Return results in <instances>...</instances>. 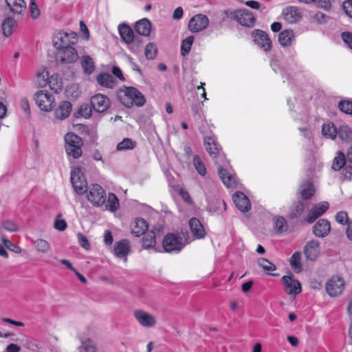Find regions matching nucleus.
<instances>
[{
	"instance_id": "f257e3e1",
	"label": "nucleus",
	"mask_w": 352,
	"mask_h": 352,
	"mask_svg": "<svg viewBox=\"0 0 352 352\" xmlns=\"http://www.w3.org/2000/svg\"><path fill=\"white\" fill-rule=\"evenodd\" d=\"M190 243V236L187 232L168 233L164 237L162 246L166 252L179 253Z\"/></svg>"
},
{
	"instance_id": "f03ea898",
	"label": "nucleus",
	"mask_w": 352,
	"mask_h": 352,
	"mask_svg": "<svg viewBox=\"0 0 352 352\" xmlns=\"http://www.w3.org/2000/svg\"><path fill=\"white\" fill-rule=\"evenodd\" d=\"M120 102L127 108L133 106L143 107L146 103L144 95L136 88L128 87L123 91V95L120 96Z\"/></svg>"
},
{
	"instance_id": "7ed1b4c3",
	"label": "nucleus",
	"mask_w": 352,
	"mask_h": 352,
	"mask_svg": "<svg viewBox=\"0 0 352 352\" xmlns=\"http://www.w3.org/2000/svg\"><path fill=\"white\" fill-rule=\"evenodd\" d=\"M65 152L69 157L78 159L82 155L83 142L79 136L74 133H68L65 136Z\"/></svg>"
},
{
	"instance_id": "20e7f679",
	"label": "nucleus",
	"mask_w": 352,
	"mask_h": 352,
	"mask_svg": "<svg viewBox=\"0 0 352 352\" xmlns=\"http://www.w3.org/2000/svg\"><path fill=\"white\" fill-rule=\"evenodd\" d=\"M78 35L74 32H59L53 36L52 43L56 50L71 47L78 42Z\"/></svg>"
},
{
	"instance_id": "39448f33",
	"label": "nucleus",
	"mask_w": 352,
	"mask_h": 352,
	"mask_svg": "<svg viewBox=\"0 0 352 352\" xmlns=\"http://www.w3.org/2000/svg\"><path fill=\"white\" fill-rule=\"evenodd\" d=\"M86 192L87 200L94 206L100 207L105 204L107 199L106 192L100 185L98 184H92Z\"/></svg>"
},
{
	"instance_id": "423d86ee",
	"label": "nucleus",
	"mask_w": 352,
	"mask_h": 352,
	"mask_svg": "<svg viewBox=\"0 0 352 352\" xmlns=\"http://www.w3.org/2000/svg\"><path fill=\"white\" fill-rule=\"evenodd\" d=\"M34 99L41 111L49 112L54 106V97L47 90L37 91L34 94Z\"/></svg>"
},
{
	"instance_id": "0eeeda50",
	"label": "nucleus",
	"mask_w": 352,
	"mask_h": 352,
	"mask_svg": "<svg viewBox=\"0 0 352 352\" xmlns=\"http://www.w3.org/2000/svg\"><path fill=\"white\" fill-rule=\"evenodd\" d=\"M228 17L233 18L239 23L243 26H253L255 22V16L247 9H241L235 11H225Z\"/></svg>"
},
{
	"instance_id": "6e6552de",
	"label": "nucleus",
	"mask_w": 352,
	"mask_h": 352,
	"mask_svg": "<svg viewBox=\"0 0 352 352\" xmlns=\"http://www.w3.org/2000/svg\"><path fill=\"white\" fill-rule=\"evenodd\" d=\"M71 182L75 192L78 195H83L88 189L86 178L80 167L72 170Z\"/></svg>"
},
{
	"instance_id": "1a4fd4ad",
	"label": "nucleus",
	"mask_w": 352,
	"mask_h": 352,
	"mask_svg": "<svg viewBox=\"0 0 352 352\" xmlns=\"http://www.w3.org/2000/svg\"><path fill=\"white\" fill-rule=\"evenodd\" d=\"M344 285V280L342 278L335 276L327 282L326 291L331 297L338 296L342 293Z\"/></svg>"
},
{
	"instance_id": "9d476101",
	"label": "nucleus",
	"mask_w": 352,
	"mask_h": 352,
	"mask_svg": "<svg viewBox=\"0 0 352 352\" xmlns=\"http://www.w3.org/2000/svg\"><path fill=\"white\" fill-rule=\"evenodd\" d=\"M56 60L62 63H72L77 60L78 54L76 50L73 47L60 48L56 52Z\"/></svg>"
},
{
	"instance_id": "9b49d317",
	"label": "nucleus",
	"mask_w": 352,
	"mask_h": 352,
	"mask_svg": "<svg viewBox=\"0 0 352 352\" xmlns=\"http://www.w3.org/2000/svg\"><path fill=\"white\" fill-rule=\"evenodd\" d=\"M281 280L285 285V292L287 294L296 296L301 292V284L292 274L283 276Z\"/></svg>"
},
{
	"instance_id": "f8f14e48",
	"label": "nucleus",
	"mask_w": 352,
	"mask_h": 352,
	"mask_svg": "<svg viewBox=\"0 0 352 352\" xmlns=\"http://www.w3.org/2000/svg\"><path fill=\"white\" fill-rule=\"evenodd\" d=\"M209 24L206 15L198 14L193 16L188 23V29L191 32H199L205 30Z\"/></svg>"
},
{
	"instance_id": "ddd939ff",
	"label": "nucleus",
	"mask_w": 352,
	"mask_h": 352,
	"mask_svg": "<svg viewBox=\"0 0 352 352\" xmlns=\"http://www.w3.org/2000/svg\"><path fill=\"white\" fill-rule=\"evenodd\" d=\"M92 109L98 113L106 111L110 106V100L107 96L97 94L90 98Z\"/></svg>"
},
{
	"instance_id": "4468645a",
	"label": "nucleus",
	"mask_w": 352,
	"mask_h": 352,
	"mask_svg": "<svg viewBox=\"0 0 352 352\" xmlns=\"http://www.w3.org/2000/svg\"><path fill=\"white\" fill-rule=\"evenodd\" d=\"M329 208V204L327 201H322L315 204L305 217V221L309 223H314L318 217L322 216Z\"/></svg>"
},
{
	"instance_id": "2eb2a0df",
	"label": "nucleus",
	"mask_w": 352,
	"mask_h": 352,
	"mask_svg": "<svg viewBox=\"0 0 352 352\" xmlns=\"http://www.w3.org/2000/svg\"><path fill=\"white\" fill-rule=\"evenodd\" d=\"M133 316L138 323L144 327H153L156 324L155 317L142 309L135 310Z\"/></svg>"
},
{
	"instance_id": "dca6fc26",
	"label": "nucleus",
	"mask_w": 352,
	"mask_h": 352,
	"mask_svg": "<svg viewBox=\"0 0 352 352\" xmlns=\"http://www.w3.org/2000/svg\"><path fill=\"white\" fill-rule=\"evenodd\" d=\"M216 164H218V173L224 185L228 188H234L236 185L235 175L224 168L217 161Z\"/></svg>"
},
{
	"instance_id": "f3484780",
	"label": "nucleus",
	"mask_w": 352,
	"mask_h": 352,
	"mask_svg": "<svg viewBox=\"0 0 352 352\" xmlns=\"http://www.w3.org/2000/svg\"><path fill=\"white\" fill-rule=\"evenodd\" d=\"M283 15L285 20L291 24L298 22L302 16L300 8L296 6L287 7L283 10Z\"/></svg>"
},
{
	"instance_id": "a211bd4d",
	"label": "nucleus",
	"mask_w": 352,
	"mask_h": 352,
	"mask_svg": "<svg viewBox=\"0 0 352 352\" xmlns=\"http://www.w3.org/2000/svg\"><path fill=\"white\" fill-rule=\"evenodd\" d=\"M236 207L242 212H246L251 208V204L248 197L241 192H236L232 196Z\"/></svg>"
},
{
	"instance_id": "6ab92c4d",
	"label": "nucleus",
	"mask_w": 352,
	"mask_h": 352,
	"mask_svg": "<svg viewBox=\"0 0 352 352\" xmlns=\"http://www.w3.org/2000/svg\"><path fill=\"white\" fill-rule=\"evenodd\" d=\"M254 41L256 44L265 51H269L272 47V41L268 34L263 30H256L253 32Z\"/></svg>"
},
{
	"instance_id": "aec40b11",
	"label": "nucleus",
	"mask_w": 352,
	"mask_h": 352,
	"mask_svg": "<svg viewBox=\"0 0 352 352\" xmlns=\"http://www.w3.org/2000/svg\"><path fill=\"white\" fill-rule=\"evenodd\" d=\"M131 246L129 241L126 239H122L115 243L113 252L116 257L123 258L124 261L127 260V255L130 252Z\"/></svg>"
},
{
	"instance_id": "412c9836",
	"label": "nucleus",
	"mask_w": 352,
	"mask_h": 352,
	"mask_svg": "<svg viewBox=\"0 0 352 352\" xmlns=\"http://www.w3.org/2000/svg\"><path fill=\"white\" fill-rule=\"evenodd\" d=\"M330 231V222L324 219L318 221L313 228V232L318 237L324 238L329 234Z\"/></svg>"
},
{
	"instance_id": "4be33fe9",
	"label": "nucleus",
	"mask_w": 352,
	"mask_h": 352,
	"mask_svg": "<svg viewBox=\"0 0 352 352\" xmlns=\"http://www.w3.org/2000/svg\"><path fill=\"white\" fill-rule=\"evenodd\" d=\"M304 253L307 259L316 260L320 254V243L314 240L309 241L304 248Z\"/></svg>"
},
{
	"instance_id": "5701e85b",
	"label": "nucleus",
	"mask_w": 352,
	"mask_h": 352,
	"mask_svg": "<svg viewBox=\"0 0 352 352\" xmlns=\"http://www.w3.org/2000/svg\"><path fill=\"white\" fill-rule=\"evenodd\" d=\"M131 227L132 234L139 237L145 234L148 228V224L144 219L137 218L131 223Z\"/></svg>"
},
{
	"instance_id": "b1692460",
	"label": "nucleus",
	"mask_w": 352,
	"mask_h": 352,
	"mask_svg": "<svg viewBox=\"0 0 352 352\" xmlns=\"http://www.w3.org/2000/svg\"><path fill=\"white\" fill-rule=\"evenodd\" d=\"M189 227L190 231L195 239H203L206 236V230L201 223V221L197 218H191L189 220Z\"/></svg>"
},
{
	"instance_id": "393cba45",
	"label": "nucleus",
	"mask_w": 352,
	"mask_h": 352,
	"mask_svg": "<svg viewBox=\"0 0 352 352\" xmlns=\"http://www.w3.org/2000/svg\"><path fill=\"white\" fill-rule=\"evenodd\" d=\"M204 141L206 149L209 155L212 158L217 157L219 153V145L217 142V138L214 135L206 136L204 138Z\"/></svg>"
},
{
	"instance_id": "a878e982",
	"label": "nucleus",
	"mask_w": 352,
	"mask_h": 352,
	"mask_svg": "<svg viewBox=\"0 0 352 352\" xmlns=\"http://www.w3.org/2000/svg\"><path fill=\"white\" fill-rule=\"evenodd\" d=\"M72 111V104L67 101L61 102L58 107L54 111L56 118L58 120H65L70 115Z\"/></svg>"
},
{
	"instance_id": "bb28decb",
	"label": "nucleus",
	"mask_w": 352,
	"mask_h": 352,
	"mask_svg": "<svg viewBox=\"0 0 352 352\" xmlns=\"http://www.w3.org/2000/svg\"><path fill=\"white\" fill-rule=\"evenodd\" d=\"M10 10L15 14H21L26 10L27 6L24 0H6Z\"/></svg>"
},
{
	"instance_id": "cd10ccee",
	"label": "nucleus",
	"mask_w": 352,
	"mask_h": 352,
	"mask_svg": "<svg viewBox=\"0 0 352 352\" xmlns=\"http://www.w3.org/2000/svg\"><path fill=\"white\" fill-rule=\"evenodd\" d=\"M316 191L313 184L309 181L302 183L299 189V193L302 200L310 199L314 195Z\"/></svg>"
},
{
	"instance_id": "c85d7f7f",
	"label": "nucleus",
	"mask_w": 352,
	"mask_h": 352,
	"mask_svg": "<svg viewBox=\"0 0 352 352\" xmlns=\"http://www.w3.org/2000/svg\"><path fill=\"white\" fill-rule=\"evenodd\" d=\"M135 30L142 36H148L151 30V23L148 19H142L135 23Z\"/></svg>"
},
{
	"instance_id": "c756f323",
	"label": "nucleus",
	"mask_w": 352,
	"mask_h": 352,
	"mask_svg": "<svg viewBox=\"0 0 352 352\" xmlns=\"http://www.w3.org/2000/svg\"><path fill=\"white\" fill-rule=\"evenodd\" d=\"M119 34L123 41L128 44L135 36L133 30L127 25L122 24L118 27Z\"/></svg>"
},
{
	"instance_id": "7c9ffc66",
	"label": "nucleus",
	"mask_w": 352,
	"mask_h": 352,
	"mask_svg": "<svg viewBox=\"0 0 352 352\" xmlns=\"http://www.w3.org/2000/svg\"><path fill=\"white\" fill-rule=\"evenodd\" d=\"M105 203L106 209L111 212H116L120 208L119 199L114 193H109Z\"/></svg>"
},
{
	"instance_id": "2f4dec72",
	"label": "nucleus",
	"mask_w": 352,
	"mask_h": 352,
	"mask_svg": "<svg viewBox=\"0 0 352 352\" xmlns=\"http://www.w3.org/2000/svg\"><path fill=\"white\" fill-rule=\"evenodd\" d=\"M80 64L83 69V72L86 74H91L95 69V63L93 58L89 56H83L80 60Z\"/></svg>"
},
{
	"instance_id": "473e14b6",
	"label": "nucleus",
	"mask_w": 352,
	"mask_h": 352,
	"mask_svg": "<svg viewBox=\"0 0 352 352\" xmlns=\"http://www.w3.org/2000/svg\"><path fill=\"white\" fill-rule=\"evenodd\" d=\"M142 241L143 248L147 250L153 248L156 244L155 232L153 230L148 231Z\"/></svg>"
},
{
	"instance_id": "72a5a7b5",
	"label": "nucleus",
	"mask_w": 352,
	"mask_h": 352,
	"mask_svg": "<svg viewBox=\"0 0 352 352\" xmlns=\"http://www.w3.org/2000/svg\"><path fill=\"white\" fill-rule=\"evenodd\" d=\"M96 80L100 85L107 88H112L115 85L114 78L109 74H100L97 76Z\"/></svg>"
},
{
	"instance_id": "f704fd0d",
	"label": "nucleus",
	"mask_w": 352,
	"mask_h": 352,
	"mask_svg": "<svg viewBox=\"0 0 352 352\" xmlns=\"http://www.w3.org/2000/svg\"><path fill=\"white\" fill-rule=\"evenodd\" d=\"M294 37V32L292 30H285L279 34L278 41L282 46H289L292 44Z\"/></svg>"
},
{
	"instance_id": "c9c22d12",
	"label": "nucleus",
	"mask_w": 352,
	"mask_h": 352,
	"mask_svg": "<svg viewBox=\"0 0 352 352\" xmlns=\"http://www.w3.org/2000/svg\"><path fill=\"white\" fill-rule=\"evenodd\" d=\"M49 76V72L45 69L38 71L36 75L35 84L40 87L47 86Z\"/></svg>"
},
{
	"instance_id": "e433bc0d",
	"label": "nucleus",
	"mask_w": 352,
	"mask_h": 352,
	"mask_svg": "<svg viewBox=\"0 0 352 352\" xmlns=\"http://www.w3.org/2000/svg\"><path fill=\"white\" fill-rule=\"evenodd\" d=\"M338 135L342 141H352V129L348 125H342L338 130Z\"/></svg>"
},
{
	"instance_id": "4c0bfd02",
	"label": "nucleus",
	"mask_w": 352,
	"mask_h": 352,
	"mask_svg": "<svg viewBox=\"0 0 352 352\" xmlns=\"http://www.w3.org/2000/svg\"><path fill=\"white\" fill-rule=\"evenodd\" d=\"M129 49L134 54H138L141 51L143 45V41L140 36H135L131 41L128 44Z\"/></svg>"
},
{
	"instance_id": "58836bf2",
	"label": "nucleus",
	"mask_w": 352,
	"mask_h": 352,
	"mask_svg": "<svg viewBox=\"0 0 352 352\" xmlns=\"http://www.w3.org/2000/svg\"><path fill=\"white\" fill-rule=\"evenodd\" d=\"M16 25V21L11 17L6 18L3 24H2V30L3 34L5 36H10L13 32V28Z\"/></svg>"
},
{
	"instance_id": "ea45409f",
	"label": "nucleus",
	"mask_w": 352,
	"mask_h": 352,
	"mask_svg": "<svg viewBox=\"0 0 352 352\" xmlns=\"http://www.w3.org/2000/svg\"><path fill=\"white\" fill-rule=\"evenodd\" d=\"M47 85H49L50 88L58 93L61 90L62 87V81L61 79L58 78L57 74H52L49 76V80L47 81Z\"/></svg>"
},
{
	"instance_id": "a19ab883",
	"label": "nucleus",
	"mask_w": 352,
	"mask_h": 352,
	"mask_svg": "<svg viewBox=\"0 0 352 352\" xmlns=\"http://www.w3.org/2000/svg\"><path fill=\"white\" fill-rule=\"evenodd\" d=\"M322 133L325 137L334 140L338 135V130L332 123L324 124L322 127Z\"/></svg>"
},
{
	"instance_id": "79ce46f5",
	"label": "nucleus",
	"mask_w": 352,
	"mask_h": 352,
	"mask_svg": "<svg viewBox=\"0 0 352 352\" xmlns=\"http://www.w3.org/2000/svg\"><path fill=\"white\" fill-rule=\"evenodd\" d=\"M300 260L301 254L298 252H294L289 259L290 265L296 272H300L302 270Z\"/></svg>"
},
{
	"instance_id": "37998d69",
	"label": "nucleus",
	"mask_w": 352,
	"mask_h": 352,
	"mask_svg": "<svg viewBox=\"0 0 352 352\" xmlns=\"http://www.w3.org/2000/svg\"><path fill=\"white\" fill-rule=\"evenodd\" d=\"M346 162V158L344 154L339 151L333 160L332 168L334 170H340L345 165Z\"/></svg>"
},
{
	"instance_id": "c03bdc74",
	"label": "nucleus",
	"mask_w": 352,
	"mask_h": 352,
	"mask_svg": "<svg viewBox=\"0 0 352 352\" xmlns=\"http://www.w3.org/2000/svg\"><path fill=\"white\" fill-rule=\"evenodd\" d=\"M274 228L278 233H282L287 228L285 219L282 216H276L273 219Z\"/></svg>"
},
{
	"instance_id": "a18cd8bd",
	"label": "nucleus",
	"mask_w": 352,
	"mask_h": 352,
	"mask_svg": "<svg viewBox=\"0 0 352 352\" xmlns=\"http://www.w3.org/2000/svg\"><path fill=\"white\" fill-rule=\"evenodd\" d=\"M258 264L263 270L267 274L275 276V274H270V272L275 271L276 267L274 263L265 258H260L258 259Z\"/></svg>"
},
{
	"instance_id": "49530a36",
	"label": "nucleus",
	"mask_w": 352,
	"mask_h": 352,
	"mask_svg": "<svg viewBox=\"0 0 352 352\" xmlns=\"http://www.w3.org/2000/svg\"><path fill=\"white\" fill-rule=\"evenodd\" d=\"M307 206L305 200L298 201L294 206L290 213V217L292 219L297 218L302 214L305 208Z\"/></svg>"
},
{
	"instance_id": "de8ad7c7",
	"label": "nucleus",
	"mask_w": 352,
	"mask_h": 352,
	"mask_svg": "<svg viewBox=\"0 0 352 352\" xmlns=\"http://www.w3.org/2000/svg\"><path fill=\"white\" fill-rule=\"evenodd\" d=\"M136 146L135 142L130 138H124L120 142L117 144L118 151H127L132 150Z\"/></svg>"
},
{
	"instance_id": "09e8293b",
	"label": "nucleus",
	"mask_w": 352,
	"mask_h": 352,
	"mask_svg": "<svg viewBox=\"0 0 352 352\" xmlns=\"http://www.w3.org/2000/svg\"><path fill=\"white\" fill-rule=\"evenodd\" d=\"M193 41V36H189L182 41L181 45V54L183 56H186L190 52Z\"/></svg>"
},
{
	"instance_id": "8fccbe9b",
	"label": "nucleus",
	"mask_w": 352,
	"mask_h": 352,
	"mask_svg": "<svg viewBox=\"0 0 352 352\" xmlns=\"http://www.w3.org/2000/svg\"><path fill=\"white\" fill-rule=\"evenodd\" d=\"M79 352H96V348L92 340L86 339L81 342Z\"/></svg>"
},
{
	"instance_id": "3c124183",
	"label": "nucleus",
	"mask_w": 352,
	"mask_h": 352,
	"mask_svg": "<svg viewBox=\"0 0 352 352\" xmlns=\"http://www.w3.org/2000/svg\"><path fill=\"white\" fill-rule=\"evenodd\" d=\"M193 164L199 175L204 176L206 174V166L201 159L197 155L193 157Z\"/></svg>"
},
{
	"instance_id": "603ef678",
	"label": "nucleus",
	"mask_w": 352,
	"mask_h": 352,
	"mask_svg": "<svg viewBox=\"0 0 352 352\" xmlns=\"http://www.w3.org/2000/svg\"><path fill=\"white\" fill-rule=\"evenodd\" d=\"M34 245L37 251L46 253L50 250V245L44 239H37L34 241Z\"/></svg>"
},
{
	"instance_id": "864d4df0",
	"label": "nucleus",
	"mask_w": 352,
	"mask_h": 352,
	"mask_svg": "<svg viewBox=\"0 0 352 352\" xmlns=\"http://www.w3.org/2000/svg\"><path fill=\"white\" fill-rule=\"evenodd\" d=\"M157 52V47L153 43H148L145 47V56L148 60L154 59Z\"/></svg>"
},
{
	"instance_id": "5fc2aeb1",
	"label": "nucleus",
	"mask_w": 352,
	"mask_h": 352,
	"mask_svg": "<svg viewBox=\"0 0 352 352\" xmlns=\"http://www.w3.org/2000/svg\"><path fill=\"white\" fill-rule=\"evenodd\" d=\"M338 107L341 111L346 114H352V101L342 100L338 103Z\"/></svg>"
},
{
	"instance_id": "6e6d98bb",
	"label": "nucleus",
	"mask_w": 352,
	"mask_h": 352,
	"mask_svg": "<svg viewBox=\"0 0 352 352\" xmlns=\"http://www.w3.org/2000/svg\"><path fill=\"white\" fill-rule=\"evenodd\" d=\"M1 225L3 229L8 232H17L19 230V227L17 225L11 220H4L1 222Z\"/></svg>"
},
{
	"instance_id": "4d7b16f0",
	"label": "nucleus",
	"mask_w": 352,
	"mask_h": 352,
	"mask_svg": "<svg viewBox=\"0 0 352 352\" xmlns=\"http://www.w3.org/2000/svg\"><path fill=\"white\" fill-rule=\"evenodd\" d=\"M92 107H89L87 104H82L80 105L78 114L85 118H89L91 117L92 113Z\"/></svg>"
},
{
	"instance_id": "13d9d810",
	"label": "nucleus",
	"mask_w": 352,
	"mask_h": 352,
	"mask_svg": "<svg viewBox=\"0 0 352 352\" xmlns=\"http://www.w3.org/2000/svg\"><path fill=\"white\" fill-rule=\"evenodd\" d=\"M336 220L338 223L342 225L349 224L350 222L349 221L348 214L344 211H340L337 212L336 215Z\"/></svg>"
},
{
	"instance_id": "bf43d9fd",
	"label": "nucleus",
	"mask_w": 352,
	"mask_h": 352,
	"mask_svg": "<svg viewBox=\"0 0 352 352\" xmlns=\"http://www.w3.org/2000/svg\"><path fill=\"white\" fill-rule=\"evenodd\" d=\"M30 10L31 17L32 19H37L40 15V10L36 5L35 0H30Z\"/></svg>"
},
{
	"instance_id": "052dcab7",
	"label": "nucleus",
	"mask_w": 352,
	"mask_h": 352,
	"mask_svg": "<svg viewBox=\"0 0 352 352\" xmlns=\"http://www.w3.org/2000/svg\"><path fill=\"white\" fill-rule=\"evenodd\" d=\"M4 245L10 250L13 251L16 253H19L21 252V249L19 247L15 245L13 243H12L10 240L2 238L1 239Z\"/></svg>"
},
{
	"instance_id": "680f3d73",
	"label": "nucleus",
	"mask_w": 352,
	"mask_h": 352,
	"mask_svg": "<svg viewBox=\"0 0 352 352\" xmlns=\"http://www.w3.org/2000/svg\"><path fill=\"white\" fill-rule=\"evenodd\" d=\"M77 238L78 240V243L82 248H83L85 250L90 249V243L87 238L84 234H82V233H78L77 234Z\"/></svg>"
},
{
	"instance_id": "e2e57ef3",
	"label": "nucleus",
	"mask_w": 352,
	"mask_h": 352,
	"mask_svg": "<svg viewBox=\"0 0 352 352\" xmlns=\"http://www.w3.org/2000/svg\"><path fill=\"white\" fill-rule=\"evenodd\" d=\"M342 8L346 14L352 18V0H346L342 3Z\"/></svg>"
},
{
	"instance_id": "0e129e2a",
	"label": "nucleus",
	"mask_w": 352,
	"mask_h": 352,
	"mask_svg": "<svg viewBox=\"0 0 352 352\" xmlns=\"http://www.w3.org/2000/svg\"><path fill=\"white\" fill-rule=\"evenodd\" d=\"M67 226V222L64 219H56L54 223V228L58 231H64Z\"/></svg>"
},
{
	"instance_id": "69168bd1",
	"label": "nucleus",
	"mask_w": 352,
	"mask_h": 352,
	"mask_svg": "<svg viewBox=\"0 0 352 352\" xmlns=\"http://www.w3.org/2000/svg\"><path fill=\"white\" fill-rule=\"evenodd\" d=\"M312 3H314L316 6L324 8L325 10H329L331 6L329 0H314Z\"/></svg>"
},
{
	"instance_id": "338daca9",
	"label": "nucleus",
	"mask_w": 352,
	"mask_h": 352,
	"mask_svg": "<svg viewBox=\"0 0 352 352\" xmlns=\"http://www.w3.org/2000/svg\"><path fill=\"white\" fill-rule=\"evenodd\" d=\"M342 38L344 42L352 50V34L349 32H343Z\"/></svg>"
},
{
	"instance_id": "774afa93",
	"label": "nucleus",
	"mask_w": 352,
	"mask_h": 352,
	"mask_svg": "<svg viewBox=\"0 0 352 352\" xmlns=\"http://www.w3.org/2000/svg\"><path fill=\"white\" fill-rule=\"evenodd\" d=\"M113 236L110 231L106 230L104 234V242L106 245H111L113 243Z\"/></svg>"
}]
</instances>
